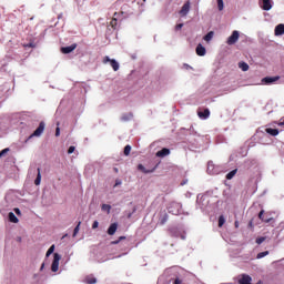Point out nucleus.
<instances>
[{
  "label": "nucleus",
  "mask_w": 284,
  "mask_h": 284,
  "mask_svg": "<svg viewBox=\"0 0 284 284\" xmlns=\"http://www.w3.org/2000/svg\"><path fill=\"white\" fill-rule=\"evenodd\" d=\"M101 210L110 214V210H112V206L110 204H102Z\"/></svg>",
  "instance_id": "obj_25"
},
{
  "label": "nucleus",
  "mask_w": 284,
  "mask_h": 284,
  "mask_svg": "<svg viewBox=\"0 0 284 284\" xmlns=\"http://www.w3.org/2000/svg\"><path fill=\"white\" fill-rule=\"evenodd\" d=\"M179 210H181V204L173 202L169 206L170 214H179Z\"/></svg>",
  "instance_id": "obj_6"
},
{
  "label": "nucleus",
  "mask_w": 284,
  "mask_h": 284,
  "mask_svg": "<svg viewBox=\"0 0 284 284\" xmlns=\"http://www.w3.org/2000/svg\"><path fill=\"white\" fill-rule=\"evenodd\" d=\"M265 241V237H257L255 240V243H257V245H261V243H263Z\"/></svg>",
  "instance_id": "obj_35"
},
{
  "label": "nucleus",
  "mask_w": 284,
  "mask_h": 284,
  "mask_svg": "<svg viewBox=\"0 0 284 284\" xmlns=\"http://www.w3.org/2000/svg\"><path fill=\"white\" fill-rule=\"evenodd\" d=\"M77 150V148H74V146H70L69 149H68V154H73V152Z\"/></svg>",
  "instance_id": "obj_37"
},
{
  "label": "nucleus",
  "mask_w": 284,
  "mask_h": 284,
  "mask_svg": "<svg viewBox=\"0 0 284 284\" xmlns=\"http://www.w3.org/2000/svg\"><path fill=\"white\" fill-rule=\"evenodd\" d=\"M132 116H133L132 113H128V114L122 115L121 120L122 121H130L132 119Z\"/></svg>",
  "instance_id": "obj_28"
},
{
  "label": "nucleus",
  "mask_w": 284,
  "mask_h": 284,
  "mask_svg": "<svg viewBox=\"0 0 284 284\" xmlns=\"http://www.w3.org/2000/svg\"><path fill=\"white\" fill-rule=\"evenodd\" d=\"M80 227H81V222H79L78 225L74 227V230H73V236H77V234H79Z\"/></svg>",
  "instance_id": "obj_32"
},
{
  "label": "nucleus",
  "mask_w": 284,
  "mask_h": 284,
  "mask_svg": "<svg viewBox=\"0 0 284 284\" xmlns=\"http://www.w3.org/2000/svg\"><path fill=\"white\" fill-rule=\"evenodd\" d=\"M138 170H140V172H143V174H150V173L154 172V169H152V170H146L143 164H139V165H138Z\"/></svg>",
  "instance_id": "obj_17"
},
{
  "label": "nucleus",
  "mask_w": 284,
  "mask_h": 284,
  "mask_svg": "<svg viewBox=\"0 0 284 284\" xmlns=\"http://www.w3.org/2000/svg\"><path fill=\"white\" fill-rule=\"evenodd\" d=\"M119 229V224L118 223H112L109 229H108V234L109 236H114V234H116V230Z\"/></svg>",
  "instance_id": "obj_9"
},
{
  "label": "nucleus",
  "mask_w": 284,
  "mask_h": 284,
  "mask_svg": "<svg viewBox=\"0 0 284 284\" xmlns=\"http://www.w3.org/2000/svg\"><path fill=\"white\" fill-rule=\"evenodd\" d=\"M270 255V251L261 252L256 255V258H265V256Z\"/></svg>",
  "instance_id": "obj_26"
},
{
  "label": "nucleus",
  "mask_w": 284,
  "mask_h": 284,
  "mask_svg": "<svg viewBox=\"0 0 284 284\" xmlns=\"http://www.w3.org/2000/svg\"><path fill=\"white\" fill-rule=\"evenodd\" d=\"M123 182L121 180H115L114 187H119Z\"/></svg>",
  "instance_id": "obj_42"
},
{
  "label": "nucleus",
  "mask_w": 284,
  "mask_h": 284,
  "mask_svg": "<svg viewBox=\"0 0 284 284\" xmlns=\"http://www.w3.org/2000/svg\"><path fill=\"white\" fill-rule=\"evenodd\" d=\"M74 50H77V43H73L69 47H62L61 48L62 54H70V52H74Z\"/></svg>",
  "instance_id": "obj_7"
},
{
  "label": "nucleus",
  "mask_w": 284,
  "mask_h": 284,
  "mask_svg": "<svg viewBox=\"0 0 284 284\" xmlns=\"http://www.w3.org/2000/svg\"><path fill=\"white\" fill-rule=\"evenodd\" d=\"M217 8H219L220 12L223 11V9L225 8L223 0H217Z\"/></svg>",
  "instance_id": "obj_31"
},
{
  "label": "nucleus",
  "mask_w": 284,
  "mask_h": 284,
  "mask_svg": "<svg viewBox=\"0 0 284 284\" xmlns=\"http://www.w3.org/2000/svg\"><path fill=\"white\" fill-rule=\"evenodd\" d=\"M236 172H239V170H233V171H231V172H229L227 174H226V179L229 180V181H232V179H234V176H236Z\"/></svg>",
  "instance_id": "obj_20"
},
{
  "label": "nucleus",
  "mask_w": 284,
  "mask_h": 284,
  "mask_svg": "<svg viewBox=\"0 0 284 284\" xmlns=\"http://www.w3.org/2000/svg\"><path fill=\"white\" fill-rule=\"evenodd\" d=\"M128 219H132V213H130V214L128 215Z\"/></svg>",
  "instance_id": "obj_47"
},
{
  "label": "nucleus",
  "mask_w": 284,
  "mask_h": 284,
  "mask_svg": "<svg viewBox=\"0 0 284 284\" xmlns=\"http://www.w3.org/2000/svg\"><path fill=\"white\" fill-rule=\"evenodd\" d=\"M278 125L282 126V128H284V121L278 122Z\"/></svg>",
  "instance_id": "obj_45"
},
{
  "label": "nucleus",
  "mask_w": 284,
  "mask_h": 284,
  "mask_svg": "<svg viewBox=\"0 0 284 284\" xmlns=\"http://www.w3.org/2000/svg\"><path fill=\"white\" fill-rule=\"evenodd\" d=\"M187 12H190V1H186L183 6L182 9L180 11V14L182 17H187Z\"/></svg>",
  "instance_id": "obj_8"
},
{
  "label": "nucleus",
  "mask_w": 284,
  "mask_h": 284,
  "mask_svg": "<svg viewBox=\"0 0 284 284\" xmlns=\"http://www.w3.org/2000/svg\"><path fill=\"white\" fill-rule=\"evenodd\" d=\"M130 152H132V146L128 144L124 146V156H130Z\"/></svg>",
  "instance_id": "obj_24"
},
{
  "label": "nucleus",
  "mask_w": 284,
  "mask_h": 284,
  "mask_svg": "<svg viewBox=\"0 0 284 284\" xmlns=\"http://www.w3.org/2000/svg\"><path fill=\"white\" fill-rule=\"evenodd\" d=\"M197 116L200 119H210V109H205L204 111H199Z\"/></svg>",
  "instance_id": "obj_14"
},
{
  "label": "nucleus",
  "mask_w": 284,
  "mask_h": 284,
  "mask_svg": "<svg viewBox=\"0 0 284 284\" xmlns=\"http://www.w3.org/2000/svg\"><path fill=\"white\" fill-rule=\"evenodd\" d=\"M265 132H266V134H271V136H278V130L277 129L266 128Z\"/></svg>",
  "instance_id": "obj_16"
},
{
  "label": "nucleus",
  "mask_w": 284,
  "mask_h": 284,
  "mask_svg": "<svg viewBox=\"0 0 284 284\" xmlns=\"http://www.w3.org/2000/svg\"><path fill=\"white\" fill-rule=\"evenodd\" d=\"M250 227H252V221L248 223Z\"/></svg>",
  "instance_id": "obj_50"
},
{
  "label": "nucleus",
  "mask_w": 284,
  "mask_h": 284,
  "mask_svg": "<svg viewBox=\"0 0 284 284\" xmlns=\"http://www.w3.org/2000/svg\"><path fill=\"white\" fill-rule=\"evenodd\" d=\"M234 225L236 229H239V221H235Z\"/></svg>",
  "instance_id": "obj_46"
},
{
  "label": "nucleus",
  "mask_w": 284,
  "mask_h": 284,
  "mask_svg": "<svg viewBox=\"0 0 284 284\" xmlns=\"http://www.w3.org/2000/svg\"><path fill=\"white\" fill-rule=\"evenodd\" d=\"M160 223H161L162 225H165V223H168V214H165V215L161 219Z\"/></svg>",
  "instance_id": "obj_34"
},
{
  "label": "nucleus",
  "mask_w": 284,
  "mask_h": 284,
  "mask_svg": "<svg viewBox=\"0 0 284 284\" xmlns=\"http://www.w3.org/2000/svg\"><path fill=\"white\" fill-rule=\"evenodd\" d=\"M113 172H115V174H119V169H118V168H114V169H113Z\"/></svg>",
  "instance_id": "obj_44"
},
{
  "label": "nucleus",
  "mask_w": 284,
  "mask_h": 284,
  "mask_svg": "<svg viewBox=\"0 0 284 284\" xmlns=\"http://www.w3.org/2000/svg\"><path fill=\"white\" fill-rule=\"evenodd\" d=\"M239 68L242 69V72H247L250 64H247V62H239Z\"/></svg>",
  "instance_id": "obj_19"
},
{
  "label": "nucleus",
  "mask_w": 284,
  "mask_h": 284,
  "mask_svg": "<svg viewBox=\"0 0 284 284\" xmlns=\"http://www.w3.org/2000/svg\"><path fill=\"white\" fill-rule=\"evenodd\" d=\"M121 241H125V236H120L119 240L112 241L111 245H119V243H121Z\"/></svg>",
  "instance_id": "obj_27"
},
{
  "label": "nucleus",
  "mask_w": 284,
  "mask_h": 284,
  "mask_svg": "<svg viewBox=\"0 0 284 284\" xmlns=\"http://www.w3.org/2000/svg\"><path fill=\"white\" fill-rule=\"evenodd\" d=\"M114 17H116V12L114 13Z\"/></svg>",
  "instance_id": "obj_51"
},
{
  "label": "nucleus",
  "mask_w": 284,
  "mask_h": 284,
  "mask_svg": "<svg viewBox=\"0 0 284 284\" xmlns=\"http://www.w3.org/2000/svg\"><path fill=\"white\" fill-rule=\"evenodd\" d=\"M173 284H183V280L176 277L173 282Z\"/></svg>",
  "instance_id": "obj_39"
},
{
  "label": "nucleus",
  "mask_w": 284,
  "mask_h": 284,
  "mask_svg": "<svg viewBox=\"0 0 284 284\" xmlns=\"http://www.w3.org/2000/svg\"><path fill=\"white\" fill-rule=\"evenodd\" d=\"M10 223H19V219L12 212L9 213Z\"/></svg>",
  "instance_id": "obj_22"
},
{
  "label": "nucleus",
  "mask_w": 284,
  "mask_h": 284,
  "mask_svg": "<svg viewBox=\"0 0 284 284\" xmlns=\"http://www.w3.org/2000/svg\"><path fill=\"white\" fill-rule=\"evenodd\" d=\"M8 152H10V149H3V150L0 152V159H1V156H3L4 154H8Z\"/></svg>",
  "instance_id": "obj_36"
},
{
  "label": "nucleus",
  "mask_w": 284,
  "mask_h": 284,
  "mask_svg": "<svg viewBox=\"0 0 284 284\" xmlns=\"http://www.w3.org/2000/svg\"><path fill=\"white\" fill-rule=\"evenodd\" d=\"M275 37H283V34H284V24L283 23H281V24H277L276 27H275Z\"/></svg>",
  "instance_id": "obj_11"
},
{
  "label": "nucleus",
  "mask_w": 284,
  "mask_h": 284,
  "mask_svg": "<svg viewBox=\"0 0 284 284\" xmlns=\"http://www.w3.org/2000/svg\"><path fill=\"white\" fill-rule=\"evenodd\" d=\"M53 253H54V245H51L47 251V256H50V254H53Z\"/></svg>",
  "instance_id": "obj_33"
},
{
  "label": "nucleus",
  "mask_w": 284,
  "mask_h": 284,
  "mask_svg": "<svg viewBox=\"0 0 284 284\" xmlns=\"http://www.w3.org/2000/svg\"><path fill=\"white\" fill-rule=\"evenodd\" d=\"M281 79V77L276 75V77H265L262 79V83L263 85H272V83H276V81H278Z\"/></svg>",
  "instance_id": "obj_4"
},
{
  "label": "nucleus",
  "mask_w": 284,
  "mask_h": 284,
  "mask_svg": "<svg viewBox=\"0 0 284 284\" xmlns=\"http://www.w3.org/2000/svg\"><path fill=\"white\" fill-rule=\"evenodd\" d=\"M55 136H61V129L59 126L55 129Z\"/></svg>",
  "instance_id": "obj_40"
},
{
  "label": "nucleus",
  "mask_w": 284,
  "mask_h": 284,
  "mask_svg": "<svg viewBox=\"0 0 284 284\" xmlns=\"http://www.w3.org/2000/svg\"><path fill=\"white\" fill-rule=\"evenodd\" d=\"M44 131H45V122H40L36 131L26 140V143H28L30 139H33V136H41V134H43Z\"/></svg>",
  "instance_id": "obj_1"
},
{
  "label": "nucleus",
  "mask_w": 284,
  "mask_h": 284,
  "mask_svg": "<svg viewBox=\"0 0 284 284\" xmlns=\"http://www.w3.org/2000/svg\"><path fill=\"white\" fill-rule=\"evenodd\" d=\"M103 63H110V65H111V68L113 69V71H114V72H119L120 65H119V63H118L116 60L110 59V57L105 55V57L103 58Z\"/></svg>",
  "instance_id": "obj_2"
},
{
  "label": "nucleus",
  "mask_w": 284,
  "mask_h": 284,
  "mask_svg": "<svg viewBox=\"0 0 284 284\" xmlns=\"http://www.w3.org/2000/svg\"><path fill=\"white\" fill-rule=\"evenodd\" d=\"M44 266H45V264H42V265H41V270H43Z\"/></svg>",
  "instance_id": "obj_49"
},
{
  "label": "nucleus",
  "mask_w": 284,
  "mask_h": 284,
  "mask_svg": "<svg viewBox=\"0 0 284 284\" xmlns=\"http://www.w3.org/2000/svg\"><path fill=\"white\" fill-rule=\"evenodd\" d=\"M170 155V149L164 148L156 152V156L163 158Z\"/></svg>",
  "instance_id": "obj_15"
},
{
  "label": "nucleus",
  "mask_w": 284,
  "mask_h": 284,
  "mask_svg": "<svg viewBox=\"0 0 284 284\" xmlns=\"http://www.w3.org/2000/svg\"><path fill=\"white\" fill-rule=\"evenodd\" d=\"M222 225H225V216L220 215L219 216V227H221Z\"/></svg>",
  "instance_id": "obj_29"
},
{
  "label": "nucleus",
  "mask_w": 284,
  "mask_h": 284,
  "mask_svg": "<svg viewBox=\"0 0 284 284\" xmlns=\"http://www.w3.org/2000/svg\"><path fill=\"white\" fill-rule=\"evenodd\" d=\"M264 214H265L264 210L260 211L258 213L260 221H262L263 223H270L272 221V217H265Z\"/></svg>",
  "instance_id": "obj_13"
},
{
  "label": "nucleus",
  "mask_w": 284,
  "mask_h": 284,
  "mask_svg": "<svg viewBox=\"0 0 284 284\" xmlns=\"http://www.w3.org/2000/svg\"><path fill=\"white\" fill-rule=\"evenodd\" d=\"M185 65V68H192V67H190L189 64H184Z\"/></svg>",
  "instance_id": "obj_48"
},
{
  "label": "nucleus",
  "mask_w": 284,
  "mask_h": 284,
  "mask_svg": "<svg viewBox=\"0 0 284 284\" xmlns=\"http://www.w3.org/2000/svg\"><path fill=\"white\" fill-rule=\"evenodd\" d=\"M34 185H41V169L38 168V175L34 180Z\"/></svg>",
  "instance_id": "obj_21"
},
{
  "label": "nucleus",
  "mask_w": 284,
  "mask_h": 284,
  "mask_svg": "<svg viewBox=\"0 0 284 284\" xmlns=\"http://www.w3.org/2000/svg\"><path fill=\"white\" fill-rule=\"evenodd\" d=\"M84 283L87 284H95L97 283V277L92 276V275H88L85 278H84Z\"/></svg>",
  "instance_id": "obj_18"
},
{
  "label": "nucleus",
  "mask_w": 284,
  "mask_h": 284,
  "mask_svg": "<svg viewBox=\"0 0 284 284\" xmlns=\"http://www.w3.org/2000/svg\"><path fill=\"white\" fill-rule=\"evenodd\" d=\"M13 212L18 215L21 216V210L19 207L13 209Z\"/></svg>",
  "instance_id": "obj_38"
},
{
  "label": "nucleus",
  "mask_w": 284,
  "mask_h": 284,
  "mask_svg": "<svg viewBox=\"0 0 284 284\" xmlns=\"http://www.w3.org/2000/svg\"><path fill=\"white\" fill-rule=\"evenodd\" d=\"M99 227V221H94L92 224V230H97Z\"/></svg>",
  "instance_id": "obj_41"
},
{
  "label": "nucleus",
  "mask_w": 284,
  "mask_h": 284,
  "mask_svg": "<svg viewBox=\"0 0 284 284\" xmlns=\"http://www.w3.org/2000/svg\"><path fill=\"white\" fill-rule=\"evenodd\" d=\"M59 261H61V255L59 253H54L53 262L51 264V272H59Z\"/></svg>",
  "instance_id": "obj_3"
},
{
  "label": "nucleus",
  "mask_w": 284,
  "mask_h": 284,
  "mask_svg": "<svg viewBox=\"0 0 284 284\" xmlns=\"http://www.w3.org/2000/svg\"><path fill=\"white\" fill-rule=\"evenodd\" d=\"M116 23H118L116 18H112L110 26H111V28H113V30H116Z\"/></svg>",
  "instance_id": "obj_30"
},
{
  "label": "nucleus",
  "mask_w": 284,
  "mask_h": 284,
  "mask_svg": "<svg viewBox=\"0 0 284 284\" xmlns=\"http://www.w3.org/2000/svg\"><path fill=\"white\" fill-rule=\"evenodd\" d=\"M211 39H214V31H210L206 36H204V41L210 42Z\"/></svg>",
  "instance_id": "obj_23"
},
{
  "label": "nucleus",
  "mask_w": 284,
  "mask_h": 284,
  "mask_svg": "<svg viewBox=\"0 0 284 284\" xmlns=\"http://www.w3.org/2000/svg\"><path fill=\"white\" fill-rule=\"evenodd\" d=\"M195 52H196L197 57H205V54H206L205 47H203V44H197Z\"/></svg>",
  "instance_id": "obj_10"
},
{
  "label": "nucleus",
  "mask_w": 284,
  "mask_h": 284,
  "mask_svg": "<svg viewBox=\"0 0 284 284\" xmlns=\"http://www.w3.org/2000/svg\"><path fill=\"white\" fill-rule=\"evenodd\" d=\"M239 37H240L239 31H233L226 41L227 45H234V43L239 41Z\"/></svg>",
  "instance_id": "obj_5"
},
{
  "label": "nucleus",
  "mask_w": 284,
  "mask_h": 284,
  "mask_svg": "<svg viewBox=\"0 0 284 284\" xmlns=\"http://www.w3.org/2000/svg\"><path fill=\"white\" fill-rule=\"evenodd\" d=\"M262 10H272V0H262Z\"/></svg>",
  "instance_id": "obj_12"
},
{
  "label": "nucleus",
  "mask_w": 284,
  "mask_h": 284,
  "mask_svg": "<svg viewBox=\"0 0 284 284\" xmlns=\"http://www.w3.org/2000/svg\"><path fill=\"white\" fill-rule=\"evenodd\" d=\"M183 28V23H179L175 26V30H181Z\"/></svg>",
  "instance_id": "obj_43"
}]
</instances>
